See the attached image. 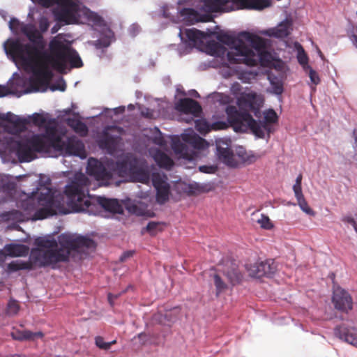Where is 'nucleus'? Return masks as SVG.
Returning <instances> with one entry per match:
<instances>
[{
	"mask_svg": "<svg viewBox=\"0 0 357 357\" xmlns=\"http://www.w3.org/2000/svg\"><path fill=\"white\" fill-rule=\"evenodd\" d=\"M333 302L335 308L347 311L352 308V300L349 294L340 287L334 288Z\"/></svg>",
	"mask_w": 357,
	"mask_h": 357,
	"instance_id": "nucleus-16",
	"label": "nucleus"
},
{
	"mask_svg": "<svg viewBox=\"0 0 357 357\" xmlns=\"http://www.w3.org/2000/svg\"><path fill=\"white\" fill-rule=\"evenodd\" d=\"M297 202H298V205L299 206L300 208L302 210L303 212H304L305 213H306L307 215H310V216L315 215L314 211L307 204L305 198L298 199V200H297Z\"/></svg>",
	"mask_w": 357,
	"mask_h": 357,
	"instance_id": "nucleus-35",
	"label": "nucleus"
},
{
	"mask_svg": "<svg viewBox=\"0 0 357 357\" xmlns=\"http://www.w3.org/2000/svg\"><path fill=\"white\" fill-rule=\"evenodd\" d=\"M292 30V20L290 17H286L275 27L271 28L261 31V33L268 36L275 38L287 37Z\"/></svg>",
	"mask_w": 357,
	"mask_h": 357,
	"instance_id": "nucleus-17",
	"label": "nucleus"
},
{
	"mask_svg": "<svg viewBox=\"0 0 357 357\" xmlns=\"http://www.w3.org/2000/svg\"><path fill=\"white\" fill-rule=\"evenodd\" d=\"M176 91L178 95L180 93L184 95L183 92L179 88H177Z\"/></svg>",
	"mask_w": 357,
	"mask_h": 357,
	"instance_id": "nucleus-57",
	"label": "nucleus"
},
{
	"mask_svg": "<svg viewBox=\"0 0 357 357\" xmlns=\"http://www.w3.org/2000/svg\"><path fill=\"white\" fill-rule=\"evenodd\" d=\"M125 111V107L121 106L114 109L105 108L100 114L104 115L107 117L112 118L114 115L121 114Z\"/></svg>",
	"mask_w": 357,
	"mask_h": 357,
	"instance_id": "nucleus-33",
	"label": "nucleus"
},
{
	"mask_svg": "<svg viewBox=\"0 0 357 357\" xmlns=\"http://www.w3.org/2000/svg\"><path fill=\"white\" fill-rule=\"evenodd\" d=\"M151 131L153 132V135L149 137V139H151L155 144L158 145L162 148L165 142L162 133L157 128H154Z\"/></svg>",
	"mask_w": 357,
	"mask_h": 357,
	"instance_id": "nucleus-30",
	"label": "nucleus"
},
{
	"mask_svg": "<svg viewBox=\"0 0 357 357\" xmlns=\"http://www.w3.org/2000/svg\"><path fill=\"white\" fill-rule=\"evenodd\" d=\"M253 215L256 218V222L259 225L262 229L269 230L273 228V223L267 215L264 214L257 215L255 213H253Z\"/></svg>",
	"mask_w": 357,
	"mask_h": 357,
	"instance_id": "nucleus-28",
	"label": "nucleus"
},
{
	"mask_svg": "<svg viewBox=\"0 0 357 357\" xmlns=\"http://www.w3.org/2000/svg\"><path fill=\"white\" fill-rule=\"evenodd\" d=\"M132 162L135 164L136 161H132L128 155L123 157V160L116 165L110 162L103 165L96 159L91 158L88 160L86 171L91 177L100 182L99 185L107 184V181L114 175L129 177L132 181L149 184V172L144 167H135Z\"/></svg>",
	"mask_w": 357,
	"mask_h": 357,
	"instance_id": "nucleus-8",
	"label": "nucleus"
},
{
	"mask_svg": "<svg viewBox=\"0 0 357 357\" xmlns=\"http://www.w3.org/2000/svg\"><path fill=\"white\" fill-rule=\"evenodd\" d=\"M177 312V308L174 309L171 312H167L164 316H162L161 318L159 319V321L162 324L169 325V323L174 321V319L172 318V316H174Z\"/></svg>",
	"mask_w": 357,
	"mask_h": 357,
	"instance_id": "nucleus-36",
	"label": "nucleus"
},
{
	"mask_svg": "<svg viewBox=\"0 0 357 357\" xmlns=\"http://www.w3.org/2000/svg\"><path fill=\"white\" fill-rule=\"evenodd\" d=\"M188 145L200 151H204L208 147V143L198 136L192 129H188L181 136L172 138V147L176 157L191 162L196 160L197 155L189 150Z\"/></svg>",
	"mask_w": 357,
	"mask_h": 357,
	"instance_id": "nucleus-10",
	"label": "nucleus"
},
{
	"mask_svg": "<svg viewBox=\"0 0 357 357\" xmlns=\"http://www.w3.org/2000/svg\"><path fill=\"white\" fill-rule=\"evenodd\" d=\"M128 31L130 36H134L139 31V26L133 24L130 26Z\"/></svg>",
	"mask_w": 357,
	"mask_h": 357,
	"instance_id": "nucleus-47",
	"label": "nucleus"
},
{
	"mask_svg": "<svg viewBox=\"0 0 357 357\" xmlns=\"http://www.w3.org/2000/svg\"><path fill=\"white\" fill-rule=\"evenodd\" d=\"M225 110L228 120L236 132H246L250 130L256 137L259 138L268 137L271 132L269 123H275L278 120L277 114L272 109L264 112L265 122L259 123L247 112H238L234 106H228Z\"/></svg>",
	"mask_w": 357,
	"mask_h": 357,
	"instance_id": "nucleus-9",
	"label": "nucleus"
},
{
	"mask_svg": "<svg viewBox=\"0 0 357 357\" xmlns=\"http://www.w3.org/2000/svg\"><path fill=\"white\" fill-rule=\"evenodd\" d=\"M212 98L222 105L228 104L231 101V98L228 95L223 93H215L213 95Z\"/></svg>",
	"mask_w": 357,
	"mask_h": 357,
	"instance_id": "nucleus-39",
	"label": "nucleus"
},
{
	"mask_svg": "<svg viewBox=\"0 0 357 357\" xmlns=\"http://www.w3.org/2000/svg\"><path fill=\"white\" fill-rule=\"evenodd\" d=\"M96 344L100 349H105V350H107L110 348V343H107V342H105L103 338L101 337H96Z\"/></svg>",
	"mask_w": 357,
	"mask_h": 357,
	"instance_id": "nucleus-43",
	"label": "nucleus"
},
{
	"mask_svg": "<svg viewBox=\"0 0 357 357\" xmlns=\"http://www.w3.org/2000/svg\"><path fill=\"white\" fill-rule=\"evenodd\" d=\"M66 82L63 78H59L56 81L55 83L50 86V89L52 91H64L66 90Z\"/></svg>",
	"mask_w": 357,
	"mask_h": 357,
	"instance_id": "nucleus-37",
	"label": "nucleus"
},
{
	"mask_svg": "<svg viewBox=\"0 0 357 357\" xmlns=\"http://www.w3.org/2000/svg\"><path fill=\"white\" fill-rule=\"evenodd\" d=\"M36 248L31 252V260L36 266H45L66 261L75 252H84L94 247V242L77 234L64 233L57 241L50 236L36 238Z\"/></svg>",
	"mask_w": 357,
	"mask_h": 357,
	"instance_id": "nucleus-6",
	"label": "nucleus"
},
{
	"mask_svg": "<svg viewBox=\"0 0 357 357\" xmlns=\"http://www.w3.org/2000/svg\"><path fill=\"white\" fill-rule=\"evenodd\" d=\"M38 153L86 157L84 146L67 129L47 114L34 113L28 119L11 112L0 114V156L3 162L17 158L30 162Z\"/></svg>",
	"mask_w": 357,
	"mask_h": 357,
	"instance_id": "nucleus-2",
	"label": "nucleus"
},
{
	"mask_svg": "<svg viewBox=\"0 0 357 357\" xmlns=\"http://www.w3.org/2000/svg\"><path fill=\"white\" fill-rule=\"evenodd\" d=\"M176 109L185 114H192L194 116L201 112V107L199 103L190 98L181 99L175 104Z\"/></svg>",
	"mask_w": 357,
	"mask_h": 357,
	"instance_id": "nucleus-19",
	"label": "nucleus"
},
{
	"mask_svg": "<svg viewBox=\"0 0 357 357\" xmlns=\"http://www.w3.org/2000/svg\"><path fill=\"white\" fill-rule=\"evenodd\" d=\"M215 144L219 160L230 167H237L241 163L251 164L261 157L251 151H247L242 146L236 147L234 151H231V140L228 138H218Z\"/></svg>",
	"mask_w": 357,
	"mask_h": 357,
	"instance_id": "nucleus-11",
	"label": "nucleus"
},
{
	"mask_svg": "<svg viewBox=\"0 0 357 357\" xmlns=\"http://www.w3.org/2000/svg\"><path fill=\"white\" fill-rule=\"evenodd\" d=\"M354 158L357 160V130L354 132Z\"/></svg>",
	"mask_w": 357,
	"mask_h": 357,
	"instance_id": "nucleus-48",
	"label": "nucleus"
},
{
	"mask_svg": "<svg viewBox=\"0 0 357 357\" xmlns=\"http://www.w3.org/2000/svg\"><path fill=\"white\" fill-rule=\"evenodd\" d=\"M40 31L32 24H24L15 18L9 21V28L15 34L22 33L30 43L23 44L19 40L8 39L3 43L4 51L18 69H23L29 75L28 79L20 78L17 73L8 82L10 93L20 97L33 92L47 90L52 77V71L66 73L73 68L82 66L78 53L71 47V43L65 35L54 37L46 48V42L42 35L49 27L47 18L39 21Z\"/></svg>",
	"mask_w": 357,
	"mask_h": 357,
	"instance_id": "nucleus-1",
	"label": "nucleus"
},
{
	"mask_svg": "<svg viewBox=\"0 0 357 357\" xmlns=\"http://www.w3.org/2000/svg\"><path fill=\"white\" fill-rule=\"evenodd\" d=\"M121 135V129L116 126L107 128L99 141V145L102 149H106L109 153L113 154L118 146Z\"/></svg>",
	"mask_w": 357,
	"mask_h": 357,
	"instance_id": "nucleus-14",
	"label": "nucleus"
},
{
	"mask_svg": "<svg viewBox=\"0 0 357 357\" xmlns=\"http://www.w3.org/2000/svg\"><path fill=\"white\" fill-rule=\"evenodd\" d=\"M45 7L56 5V19L66 24H87L98 33L94 45L98 48L107 47L114 40V33L101 17L91 12L79 0H31Z\"/></svg>",
	"mask_w": 357,
	"mask_h": 357,
	"instance_id": "nucleus-7",
	"label": "nucleus"
},
{
	"mask_svg": "<svg viewBox=\"0 0 357 357\" xmlns=\"http://www.w3.org/2000/svg\"><path fill=\"white\" fill-rule=\"evenodd\" d=\"M141 114L142 116L147 118H155L156 116V114L149 109H142Z\"/></svg>",
	"mask_w": 357,
	"mask_h": 357,
	"instance_id": "nucleus-45",
	"label": "nucleus"
},
{
	"mask_svg": "<svg viewBox=\"0 0 357 357\" xmlns=\"http://www.w3.org/2000/svg\"><path fill=\"white\" fill-rule=\"evenodd\" d=\"M11 335L13 339L17 340H35L43 337L41 332L31 333L29 331H14L11 333Z\"/></svg>",
	"mask_w": 357,
	"mask_h": 357,
	"instance_id": "nucleus-24",
	"label": "nucleus"
},
{
	"mask_svg": "<svg viewBox=\"0 0 357 357\" xmlns=\"http://www.w3.org/2000/svg\"><path fill=\"white\" fill-rule=\"evenodd\" d=\"M29 251V248L20 243H10L7 244L3 248V253L6 256L12 257H19L26 256Z\"/></svg>",
	"mask_w": 357,
	"mask_h": 357,
	"instance_id": "nucleus-21",
	"label": "nucleus"
},
{
	"mask_svg": "<svg viewBox=\"0 0 357 357\" xmlns=\"http://www.w3.org/2000/svg\"><path fill=\"white\" fill-rule=\"evenodd\" d=\"M178 5L184 8L177 12V19L172 18L174 8L167 6L163 8V16L171 18L175 23L193 24L199 22H209L212 13L229 12L239 9L262 10L271 6L270 0H179Z\"/></svg>",
	"mask_w": 357,
	"mask_h": 357,
	"instance_id": "nucleus-5",
	"label": "nucleus"
},
{
	"mask_svg": "<svg viewBox=\"0 0 357 357\" xmlns=\"http://www.w3.org/2000/svg\"><path fill=\"white\" fill-rule=\"evenodd\" d=\"M128 109L132 110V109L134 108V106H133L132 105H131V104H130V105H129L128 106Z\"/></svg>",
	"mask_w": 357,
	"mask_h": 357,
	"instance_id": "nucleus-58",
	"label": "nucleus"
},
{
	"mask_svg": "<svg viewBox=\"0 0 357 357\" xmlns=\"http://www.w3.org/2000/svg\"><path fill=\"white\" fill-rule=\"evenodd\" d=\"M295 47L297 52L296 58L298 62L301 66L303 70L304 71H307V70L310 69V68L311 67L309 65V58L307 54L305 53L304 49L300 44L296 43Z\"/></svg>",
	"mask_w": 357,
	"mask_h": 357,
	"instance_id": "nucleus-25",
	"label": "nucleus"
},
{
	"mask_svg": "<svg viewBox=\"0 0 357 357\" xmlns=\"http://www.w3.org/2000/svg\"><path fill=\"white\" fill-rule=\"evenodd\" d=\"M66 123L79 135L85 136L87 135L88 128L84 122L79 119V118H69L66 120Z\"/></svg>",
	"mask_w": 357,
	"mask_h": 357,
	"instance_id": "nucleus-23",
	"label": "nucleus"
},
{
	"mask_svg": "<svg viewBox=\"0 0 357 357\" xmlns=\"http://www.w3.org/2000/svg\"><path fill=\"white\" fill-rule=\"evenodd\" d=\"M5 260V254L2 250H0V264Z\"/></svg>",
	"mask_w": 357,
	"mask_h": 357,
	"instance_id": "nucleus-52",
	"label": "nucleus"
},
{
	"mask_svg": "<svg viewBox=\"0 0 357 357\" xmlns=\"http://www.w3.org/2000/svg\"><path fill=\"white\" fill-rule=\"evenodd\" d=\"M271 92L275 93L276 95H280L283 91L282 85L280 82H274L273 80H271Z\"/></svg>",
	"mask_w": 357,
	"mask_h": 357,
	"instance_id": "nucleus-40",
	"label": "nucleus"
},
{
	"mask_svg": "<svg viewBox=\"0 0 357 357\" xmlns=\"http://www.w3.org/2000/svg\"><path fill=\"white\" fill-rule=\"evenodd\" d=\"M351 40L353 45L357 48V36L354 35L351 36Z\"/></svg>",
	"mask_w": 357,
	"mask_h": 357,
	"instance_id": "nucleus-51",
	"label": "nucleus"
},
{
	"mask_svg": "<svg viewBox=\"0 0 357 357\" xmlns=\"http://www.w3.org/2000/svg\"><path fill=\"white\" fill-rule=\"evenodd\" d=\"M127 208L130 212L135 213L137 215H142L144 213V211L142 209L138 208L135 205L128 204Z\"/></svg>",
	"mask_w": 357,
	"mask_h": 357,
	"instance_id": "nucleus-44",
	"label": "nucleus"
},
{
	"mask_svg": "<svg viewBox=\"0 0 357 357\" xmlns=\"http://www.w3.org/2000/svg\"><path fill=\"white\" fill-rule=\"evenodd\" d=\"M16 178L9 175H0V191L10 192L15 188Z\"/></svg>",
	"mask_w": 357,
	"mask_h": 357,
	"instance_id": "nucleus-26",
	"label": "nucleus"
},
{
	"mask_svg": "<svg viewBox=\"0 0 357 357\" xmlns=\"http://www.w3.org/2000/svg\"><path fill=\"white\" fill-rule=\"evenodd\" d=\"M227 277L233 284L238 282L241 279V275L235 270H233L231 273H228Z\"/></svg>",
	"mask_w": 357,
	"mask_h": 357,
	"instance_id": "nucleus-42",
	"label": "nucleus"
},
{
	"mask_svg": "<svg viewBox=\"0 0 357 357\" xmlns=\"http://www.w3.org/2000/svg\"><path fill=\"white\" fill-rule=\"evenodd\" d=\"M157 225L156 223L155 222H150L148 225H147V229L149 230H151L153 229L155 226Z\"/></svg>",
	"mask_w": 357,
	"mask_h": 357,
	"instance_id": "nucleus-53",
	"label": "nucleus"
},
{
	"mask_svg": "<svg viewBox=\"0 0 357 357\" xmlns=\"http://www.w3.org/2000/svg\"><path fill=\"white\" fill-rule=\"evenodd\" d=\"M301 181L302 176H298L296 179L295 183L293 186V190L297 200L304 198V196L302 192Z\"/></svg>",
	"mask_w": 357,
	"mask_h": 357,
	"instance_id": "nucleus-31",
	"label": "nucleus"
},
{
	"mask_svg": "<svg viewBox=\"0 0 357 357\" xmlns=\"http://www.w3.org/2000/svg\"><path fill=\"white\" fill-rule=\"evenodd\" d=\"M149 154L160 167L169 169L174 165L172 160L158 149H150Z\"/></svg>",
	"mask_w": 357,
	"mask_h": 357,
	"instance_id": "nucleus-20",
	"label": "nucleus"
},
{
	"mask_svg": "<svg viewBox=\"0 0 357 357\" xmlns=\"http://www.w3.org/2000/svg\"><path fill=\"white\" fill-rule=\"evenodd\" d=\"M59 27H58L57 26H54L52 28V33H55L56 32L58 31Z\"/></svg>",
	"mask_w": 357,
	"mask_h": 357,
	"instance_id": "nucleus-55",
	"label": "nucleus"
},
{
	"mask_svg": "<svg viewBox=\"0 0 357 357\" xmlns=\"http://www.w3.org/2000/svg\"><path fill=\"white\" fill-rule=\"evenodd\" d=\"M344 221L347 222L352 225L356 232H357V222L354 217L347 216L344 218Z\"/></svg>",
	"mask_w": 357,
	"mask_h": 357,
	"instance_id": "nucleus-46",
	"label": "nucleus"
},
{
	"mask_svg": "<svg viewBox=\"0 0 357 357\" xmlns=\"http://www.w3.org/2000/svg\"><path fill=\"white\" fill-rule=\"evenodd\" d=\"M217 169L218 167L216 165H202L199 167L201 172L206 174H214Z\"/></svg>",
	"mask_w": 357,
	"mask_h": 357,
	"instance_id": "nucleus-41",
	"label": "nucleus"
},
{
	"mask_svg": "<svg viewBox=\"0 0 357 357\" xmlns=\"http://www.w3.org/2000/svg\"><path fill=\"white\" fill-rule=\"evenodd\" d=\"M116 342V340H113L112 342H107V343H110V346Z\"/></svg>",
	"mask_w": 357,
	"mask_h": 357,
	"instance_id": "nucleus-59",
	"label": "nucleus"
},
{
	"mask_svg": "<svg viewBox=\"0 0 357 357\" xmlns=\"http://www.w3.org/2000/svg\"><path fill=\"white\" fill-rule=\"evenodd\" d=\"M213 281L216 287V294H219L227 288V284L218 274H214Z\"/></svg>",
	"mask_w": 357,
	"mask_h": 357,
	"instance_id": "nucleus-34",
	"label": "nucleus"
},
{
	"mask_svg": "<svg viewBox=\"0 0 357 357\" xmlns=\"http://www.w3.org/2000/svg\"><path fill=\"white\" fill-rule=\"evenodd\" d=\"M116 298V296H114V295H112L111 294H109L108 295V300H109V302L110 303L111 305L112 304L113 298Z\"/></svg>",
	"mask_w": 357,
	"mask_h": 357,
	"instance_id": "nucleus-54",
	"label": "nucleus"
},
{
	"mask_svg": "<svg viewBox=\"0 0 357 357\" xmlns=\"http://www.w3.org/2000/svg\"><path fill=\"white\" fill-rule=\"evenodd\" d=\"M8 93L9 92L7 88L0 86V98L6 96Z\"/></svg>",
	"mask_w": 357,
	"mask_h": 357,
	"instance_id": "nucleus-50",
	"label": "nucleus"
},
{
	"mask_svg": "<svg viewBox=\"0 0 357 357\" xmlns=\"http://www.w3.org/2000/svg\"><path fill=\"white\" fill-rule=\"evenodd\" d=\"M178 36L189 47H196L220 61V73L225 78L236 76L243 82H250L257 73L244 71L248 66L260 63L270 66L274 56L266 50V42L259 36L241 32L236 38L227 34L209 31L202 32L195 28L179 27Z\"/></svg>",
	"mask_w": 357,
	"mask_h": 357,
	"instance_id": "nucleus-4",
	"label": "nucleus"
},
{
	"mask_svg": "<svg viewBox=\"0 0 357 357\" xmlns=\"http://www.w3.org/2000/svg\"><path fill=\"white\" fill-rule=\"evenodd\" d=\"M133 255V251H127L126 252H124L121 257H120V260L121 261H125L126 259L130 257L131 256H132Z\"/></svg>",
	"mask_w": 357,
	"mask_h": 357,
	"instance_id": "nucleus-49",
	"label": "nucleus"
},
{
	"mask_svg": "<svg viewBox=\"0 0 357 357\" xmlns=\"http://www.w3.org/2000/svg\"><path fill=\"white\" fill-rule=\"evenodd\" d=\"M165 174L158 169H151V181L156 190V199L158 203L163 204L168 200L170 194V186Z\"/></svg>",
	"mask_w": 357,
	"mask_h": 357,
	"instance_id": "nucleus-13",
	"label": "nucleus"
},
{
	"mask_svg": "<svg viewBox=\"0 0 357 357\" xmlns=\"http://www.w3.org/2000/svg\"><path fill=\"white\" fill-rule=\"evenodd\" d=\"M276 270L277 266L273 259L255 263L247 266L249 275L253 278H260L264 275L271 276Z\"/></svg>",
	"mask_w": 357,
	"mask_h": 357,
	"instance_id": "nucleus-15",
	"label": "nucleus"
},
{
	"mask_svg": "<svg viewBox=\"0 0 357 357\" xmlns=\"http://www.w3.org/2000/svg\"><path fill=\"white\" fill-rule=\"evenodd\" d=\"M190 95L195 96V97H199L198 93L195 90H192V91H190Z\"/></svg>",
	"mask_w": 357,
	"mask_h": 357,
	"instance_id": "nucleus-56",
	"label": "nucleus"
},
{
	"mask_svg": "<svg viewBox=\"0 0 357 357\" xmlns=\"http://www.w3.org/2000/svg\"><path fill=\"white\" fill-rule=\"evenodd\" d=\"M188 192L191 194L208 192L214 189V184L211 182L208 183H197L193 182L188 186Z\"/></svg>",
	"mask_w": 357,
	"mask_h": 357,
	"instance_id": "nucleus-22",
	"label": "nucleus"
},
{
	"mask_svg": "<svg viewBox=\"0 0 357 357\" xmlns=\"http://www.w3.org/2000/svg\"><path fill=\"white\" fill-rule=\"evenodd\" d=\"M356 233H357V231H356Z\"/></svg>",
	"mask_w": 357,
	"mask_h": 357,
	"instance_id": "nucleus-61",
	"label": "nucleus"
},
{
	"mask_svg": "<svg viewBox=\"0 0 357 357\" xmlns=\"http://www.w3.org/2000/svg\"><path fill=\"white\" fill-rule=\"evenodd\" d=\"M29 268H30V264L20 259L13 261L8 265V269L10 272Z\"/></svg>",
	"mask_w": 357,
	"mask_h": 357,
	"instance_id": "nucleus-29",
	"label": "nucleus"
},
{
	"mask_svg": "<svg viewBox=\"0 0 357 357\" xmlns=\"http://www.w3.org/2000/svg\"><path fill=\"white\" fill-rule=\"evenodd\" d=\"M20 310L19 304L16 301L10 300L8 303L6 313L8 316H14L17 314Z\"/></svg>",
	"mask_w": 357,
	"mask_h": 357,
	"instance_id": "nucleus-32",
	"label": "nucleus"
},
{
	"mask_svg": "<svg viewBox=\"0 0 357 357\" xmlns=\"http://www.w3.org/2000/svg\"><path fill=\"white\" fill-rule=\"evenodd\" d=\"M241 86L238 83H234L231 92L236 97L239 109L242 111L252 112L256 117L260 116V109L264 105V97L255 92L248 91L241 92Z\"/></svg>",
	"mask_w": 357,
	"mask_h": 357,
	"instance_id": "nucleus-12",
	"label": "nucleus"
},
{
	"mask_svg": "<svg viewBox=\"0 0 357 357\" xmlns=\"http://www.w3.org/2000/svg\"><path fill=\"white\" fill-rule=\"evenodd\" d=\"M335 335L342 341L357 348V328L342 325L335 328Z\"/></svg>",
	"mask_w": 357,
	"mask_h": 357,
	"instance_id": "nucleus-18",
	"label": "nucleus"
},
{
	"mask_svg": "<svg viewBox=\"0 0 357 357\" xmlns=\"http://www.w3.org/2000/svg\"><path fill=\"white\" fill-rule=\"evenodd\" d=\"M195 127L197 130L202 134L206 133L211 129L217 130L220 128L215 124H210L204 119H197L195 121Z\"/></svg>",
	"mask_w": 357,
	"mask_h": 357,
	"instance_id": "nucleus-27",
	"label": "nucleus"
},
{
	"mask_svg": "<svg viewBox=\"0 0 357 357\" xmlns=\"http://www.w3.org/2000/svg\"><path fill=\"white\" fill-rule=\"evenodd\" d=\"M142 336H144V335L142 333L139 335V337H141Z\"/></svg>",
	"mask_w": 357,
	"mask_h": 357,
	"instance_id": "nucleus-60",
	"label": "nucleus"
},
{
	"mask_svg": "<svg viewBox=\"0 0 357 357\" xmlns=\"http://www.w3.org/2000/svg\"><path fill=\"white\" fill-rule=\"evenodd\" d=\"M44 178L29 176V181L36 183V189L29 193L22 192L17 202L18 209L2 214L0 221L19 222L43 220L58 213H66V204L73 212H85L94 215H102L105 211L123 212V206L117 199L89 195V189H95L96 185H93L81 172H75L66 186V199L59 191L42 184Z\"/></svg>",
	"mask_w": 357,
	"mask_h": 357,
	"instance_id": "nucleus-3",
	"label": "nucleus"
},
{
	"mask_svg": "<svg viewBox=\"0 0 357 357\" xmlns=\"http://www.w3.org/2000/svg\"><path fill=\"white\" fill-rule=\"evenodd\" d=\"M306 73H308V76L310 79L311 84L317 86L320 82V78L318 73L314 70L311 67L307 69Z\"/></svg>",
	"mask_w": 357,
	"mask_h": 357,
	"instance_id": "nucleus-38",
	"label": "nucleus"
}]
</instances>
